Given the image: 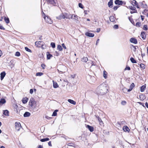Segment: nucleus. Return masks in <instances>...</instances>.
I'll use <instances>...</instances> for the list:
<instances>
[{"label":"nucleus","mask_w":148,"mask_h":148,"mask_svg":"<svg viewBox=\"0 0 148 148\" xmlns=\"http://www.w3.org/2000/svg\"><path fill=\"white\" fill-rule=\"evenodd\" d=\"M108 90V88L106 84L103 83L99 85L97 88L96 92L97 94L103 95L106 94Z\"/></svg>","instance_id":"nucleus-1"},{"label":"nucleus","mask_w":148,"mask_h":148,"mask_svg":"<svg viewBox=\"0 0 148 148\" xmlns=\"http://www.w3.org/2000/svg\"><path fill=\"white\" fill-rule=\"evenodd\" d=\"M31 114L29 112H26L23 114V116L24 117H29L30 115Z\"/></svg>","instance_id":"nucleus-22"},{"label":"nucleus","mask_w":148,"mask_h":148,"mask_svg":"<svg viewBox=\"0 0 148 148\" xmlns=\"http://www.w3.org/2000/svg\"><path fill=\"white\" fill-rule=\"evenodd\" d=\"M52 56V55L50 54L49 52L47 53V59H50Z\"/></svg>","instance_id":"nucleus-24"},{"label":"nucleus","mask_w":148,"mask_h":148,"mask_svg":"<svg viewBox=\"0 0 148 148\" xmlns=\"http://www.w3.org/2000/svg\"><path fill=\"white\" fill-rule=\"evenodd\" d=\"M132 46L134 48V49H133L134 51V52L136 51V47H138V46H134L133 45H132Z\"/></svg>","instance_id":"nucleus-50"},{"label":"nucleus","mask_w":148,"mask_h":148,"mask_svg":"<svg viewBox=\"0 0 148 148\" xmlns=\"http://www.w3.org/2000/svg\"><path fill=\"white\" fill-rule=\"evenodd\" d=\"M123 130L125 132H129L130 130L128 127L127 126H125L123 127Z\"/></svg>","instance_id":"nucleus-16"},{"label":"nucleus","mask_w":148,"mask_h":148,"mask_svg":"<svg viewBox=\"0 0 148 148\" xmlns=\"http://www.w3.org/2000/svg\"><path fill=\"white\" fill-rule=\"evenodd\" d=\"M68 101L70 103L75 105L76 104V102L71 99H68Z\"/></svg>","instance_id":"nucleus-23"},{"label":"nucleus","mask_w":148,"mask_h":148,"mask_svg":"<svg viewBox=\"0 0 148 148\" xmlns=\"http://www.w3.org/2000/svg\"><path fill=\"white\" fill-rule=\"evenodd\" d=\"M87 127L90 132H92L93 131L94 128L92 127L89 125H87Z\"/></svg>","instance_id":"nucleus-19"},{"label":"nucleus","mask_w":148,"mask_h":148,"mask_svg":"<svg viewBox=\"0 0 148 148\" xmlns=\"http://www.w3.org/2000/svg\"><path fill=\"white\" fill-rule=\"evenodd\" d=\"M135 85L134 83H132L130 86V88L127 90L128 92H130L131 91L133 88L134 87Z\"/></svg>","instance_id":"nucleus-13"},{"label":"nucleus","mask_w":148,"mask_h":148,"mask_svg":"<svg viewBox=\"0 0 148 148\" xmlns=\"http://www.w3.org/2000/svg\"><path fill=\"white\" fill-rule=\"evenodd\" d=\"M85 34L86 36L90 37H93L95 35L94 34L90 33L88 32H86L85 33Z\"/></svg>","instance_id":"nucleus-10"},{"label":"nucleus","mask_w":148,"mask_h":148,"mask_svg":"<svg viewBox=\"0 0 148 148\" xmlns=\"http://www.w3.org/2000/svg\"><path fill=\"white\" fill-rule=\"evenodd\" d=\"M64 19L65 18L67 19L73 18V14L71 15V14H68L67 13H64Z\"/></svg>","instance_id":"nucleus-6"},{"label":"nucleus","mask_w":148,"mask_h":148,"mask_svg":"<svg viewBox=\"0 0 148 148\" xmlns=\"http://www.w3.org/2000/svg\"><path fill=\"white\" fill-rule=\"evenodd\" d=\"M99 39H98L97 41H96V45H97V44L98 43H99Z\"/></svg>","instance_id":"nucleus-62"},{"label":"nucleus","mask_w":148,"mask_h":148,"mask_svg":"<svg viewBox=\"0 0 148 148\" xmlns=\"http://www.w3.org/2000/svg\"><path fill=\"white\" fill-rule=\"evenodd\" d=\"M127 90H128L127 89V88H123L122 89V91L124 93H125L127 91Z\"/></svg>","instance_id":"nucleus-49"},{"label":"nucleus","mask_w":148,"mask_h":148,"mask_svg":"<svg viewBox=\"0 0 148 148\" xmlns=\"http://www.w3.org/2000/svg\"><path fill=\"white\" fill-rule=\"evenodd\" d=\"M51 46L53 48H54L56 47L55 44L54 42H51Z\"/></svg>","instance_id":"nucleus-42"},{"label":"nucleus","mask_w":148,"mask_h":148,"mask_svg":"<svg viewBox=\"0 0 148 148\" xmlns=\"http://www.w3.org/2000/svg\"><path fill=\"white\" fill-rule=\"evenodd\" d=\"M48 3L54 6L56 5V0H47Z\"/></svg>","instance_id":"nucleus-7"},{"label":"nucleus","mask_w":148,"mask_h":148,"mask_svg":"<svg viewBox=\"0 0 148 148\" xmlns=\"http://www.w3.org/2000/svg\"><path fill=\"white\" fill-rule=\"evenodd\" d=\"M118 7H119L117 6H115L113 8V9L114 10H116L117 9Z\"/></svg>","instance_id":"nucleus-54"},{"label":"nucleus","mask_w":148,"mask_h":148,"mask_svg":"<svg viewBox=\"0 0 148 148\" xmlns=\"http://www.w3.org/2000/svg\"><path fill=\"white\" fill-rule=\"evenodd\" d=\"M25 49L27 51H28V52H30V53L32 52L31 50L29 49L27 47H25Z\"/></svg>","instance_id":"nucleus-40"},{"label":"nucleus","mask_w":148,"mask_h":148,"mask_svg":"<svg viewBox=\"0 0 148 148\" xmlns=\"http://www.w3.org/2000/svg\"><path fill=\"white\" fill-rule=\"evenodd\" d=\"M143 29L145 31H147L148 29V26L147 25H144L143 27Z\"/></svg>","instance_id":"nucleus-36"},{"label":"nucleus","mask_w":148,"mask_h":148,"mask_svg":"<svg viewBox=\"0 0 148 148\" xmlns=\"http://www.w3.org/2000/svg\"><path fill=\"white\" fill-rule=\"evenodd\" d=\"M56 18L57 19L59 20H61L62 19H64V13L61 14L59 16L56 17Z\"/></svg>","instance_id":"nucleus-14"},{"label":"nucleus","mask_w":148,"mask_h":148,"mask_svg":"<svg viewBox=\"0 0 148 148\" xmlns=\"http://www.w3.org/2000/svg\"><path fill=\"white\" fill-rule=\"evenodd\" d=\"M136 26L138 27H140L141 26V23L140 22H137L136 23Z\"/></svg>","instance_id":"nucleus-39"},{"label":"nucleus","mask_w":148,"mask_h":148,"mask_svg":"<svg viewBox=\"0 0 148 148\" xmlns=\"http://www.w3.org/2000/svg\"><path fill=\"white\" fill-rule=\"evenodd\" d=\"M130 42L135 44L137 43V40L134 38H131L130 39Z\"/></svg>","instance_id":"nucleus-9"},{"label":"nucleus","mask_w":148,"mask_h":148,"mask_svg":"<svg viewBox=\"0 0 148 148\" xmlns=\"http://www.w3.org/2000/svg\"><path fill=\"white\" fill-rule=\"evenodd\" d=\"M48 145H49V146H52V145H51V141H49V142L48 143Z\"/></svg>","instance_id":"nucleus-61"},{"label":"nucleus","mask_w":148,"mask_h":148,"mask_svg":"<svg viewBox=\"0 0 148 148\" xmlns=\"http://www.w3.org/2000/svg\"><path fill=\"white\" fill-rule=\"evenodd\" d=\"M74 145V144L73 143H69L67 144L68 146H73Z\"/></svg>","instance_id":"nucleus-43"},{"label":"nucleus","mask_w":148,"mask_h":148,"mask_svg":"<svg viewBox=\"0 0 148 148\" xmlns=\"http://www.w3.org/2000/svg\"><path fill=\"white\" fill-rule=\"evenodd\" d=\"M88 12H89V11H88L87 10H84V14H87Z\"/></svg>","instance_id":"nucleus-63"},{"label":"nucleus","mask_w":148,"mask_h":148,"mask_svg":"<svg viewBox=\"0 0 148 148\" xmlns=\"http://www.w3.org/2000/svg\"><path fill=\"white\" fill-rule=\"evenodd\" d=\"M139 97L140 99H141V100H143L145 99V97L143 95H139Z\"/></svg>","instance_id":"nucleus-37"},{"label":"nucleus","mask_w":148,"mask_h":148,"mask_svg":"<svg viewBox=\"0 0 148 148\" xmlns=\"http://www.w3.org/2000/svg\"><path fill=\"white\" fill-rule=\"evenodd\" d=\"M118 28L119 26L118 25H115L113 27V28L114 29H117Z\"/></svg>","instance_id":"nucleus-47"},{"label":"nucleus","mask_w":148,"mask_h":148,"mask_svg":"<svg viewBox=\"0 0 148 148\" xmlns=\"http://www.w3.org/2000/svg\"><path fill=\"white\" fill-rule=\"evenodd\" d=\"M44 19L45 21L47 23L51 24L52 23L53 21L48 16L44 17Z\"/></svg>","instance_id":"nucleus-3"},{"label":"nucleus","mask_w":148,"mask_h":148,"mask_svg":"<svg viewBox=\"0 0 148 148\" xmlns=\"http://www.w3.org/2000/svg\"><path fill=\"white\" fill-rule=\"evenodd\" d=\"M62 46L64 48V49H66V46H65V45L64 43L62 44Z\"/></svg>","instance_id":"nucleus-56"},{"label":"nucleus","mask_w":148,"mask_h":148,"mask_svg":"<svg viewBox=\"0 0 148 148\" xmlns=\"http://www.w3.org/2000/svg\"><path fill=\"white\" fill-rule=\"evenodd\" d=\"M130 70V68L129 66L126 67L125 69V70Z\"/></svg>","instance_id":"nucleus-53"},{"label":"nucleus","mask_w":148,"mask_h":148,"mask_svg":"<svg viewBox=\"0 0 148 148\" xmlns=\"http://www.w3.org/2000/svg\"><path fill=\"white\" fill-rule=\"evenodd\" d=\"M110 20L111 22H114L115 20V18L113 16H110Z\"/></svg>","instance_id":"nucleus-25"},{"label":"nucleus","mask_w":148,"mask_h":148,"mask_svg":"<svg viewBox=\"0 0 148 148\" xmlns=\"http://www.w3.org/2000/svg\"><path fill=\"white\" fill-rule=\"evenodd\" d=\"M140 66L141 68L143 69H144L145 68V65L143 64H140Z\"/></svg>","instance_id":"nucleus-46"},{"label":"nucleus","mask_w":148,"mask_h":148,"mask_svg":"<svg viewBox=\"0 0 148 148\" xmlns=\"http://www.w3.org/2000/svg\"><path fill=\"white\" fill-rule=\"evenodd\" d=\"M96 117L97 118V119L98 120V121H99V123H100V124L101 125H102L103 124V122L102 121L101 119V118H100L99 116H96Z\"/></svg>","instance_id":"nucleus-18"},{"label":"nucleus","mask_w":148,"mask_h":148,"mask_svg":"<svg viewBox=\"0 0 148 148\" xmlns=\"http://www.w3.org/2000/svg\"><path fill=\"white\" fill-rule=\"evenodd\" d=\"M36 104V102L33 98H31L29 101V106L32 108L34 105Z\"/></svg>","instance_id":"nucleus-2"},{"label":"nucleus","mask_w":148,"mask_h":148,"mask_svg":"<svg viewBox=\"0 0 148 148\" xmlns=\"http://www.w3.org/2000/svg\"><path fill=\"white\" fill-rule=\"evenodd\" d=\"M73 16L74 17V19L77 21H78L79 20V18L76 15L73 14Z\"/></svg>","instance_id":"nucleus-38"},{"label":"nucleus","mask_w":148,"mask_h":148,"mask_svg":"<svg viewBox=\"0 0 148 148\" xmlns=\"http://www.w3.org/2000/svg\"><path fill=\"white\" fill-rule=\"evenodd\" d=\"M43 74V73L42 72H38L36 73L37 76H41Z\"/></svg>","instance_id":"nucleus-41"},{"label":"nucleus","mask_w":148,"mask_h":148,"mask_svg":"<svg viewBox=\"0 0 148 148\" xmlns=\"http://www.w3.org/2000/svg\"><path fill=\"white\" fill-rule=\"evenodd\" d=\"M43 42L42 41H36L35 42V45L37 47H42L43 46Z\"/></svg>","instance_id":"nucleus-4"},{"label":"nucleus","mask_w":148,"mask_h":148,"mask_svg":"<svg viewBox=\"0 0 148 148\" xmlns=\"http://www.w3.org/2000/svg\"><path fill=\"white\" fill-rule=\"evenodd\" d=\"M114 3L115 4L119 5H122L123 3V2L122 1L119 0H116Z\"/></svg>","instance_id":"nucleus-11"},{"label":"nucleus","mask_w":148,"mask_h":148,"mask_svg":"<svg viewBox=\"0 0 148 148\" xmlns=\"http://www.w3.org/2000/svg\"><path fill=\"white\" fill-rule=\"evenodd\" d=\"M88 60L87 57H84L82 59V61L84 62H86Z\"/></svg>","instance_id":"nucleus-30"},{"label":"nucleus","mask_w":148,"mask_h":148,"mask_svg":"<svg viewBox=\"0 0 148 148\" xmlns=\"http://www.w3.org/2000/svg\"><path fill=\"white\" fill-rule=\"evenodd\" d=\"M132 3H133L134 4H135V5H137V4H138V3L135 0H134L133 1Z\"/></svg>","instance_id":"nucleus-51"},{"label":"nucleus","mask_w":148,"mask_h":148,"mask_svg":"<svg viewBox=\"0 0 148 148\" xmlns=\"http://www.w3.org/2000/svg\"><path fill=\"white\" fill-rule=\"evenodd\" d=\"M78 6H79V7L82 9H83L84 8V7H83V5L81 3H79Z\"/></svg>","instance_id":"nucleus-45"},{"label":"nucleus","mask_w":148,"mask_h":148,"mask_svg":"<svg viewBox=\"0 0 148 148\" xmlns=\"http://www.w3.org/2000/svg\"><path fill=\"white\" fill-rule=\"evenodd\" d=\"M28 98L27 97H25V98H23L22 100V103L24 104H25L28 101Z\"/></svg>","instance_id":"nucleus-17"},{"label":"nucleus","mask_w":148,"mask_h":148,"mask_svg":"<svg viewBox=\"0 0 148 148\" xmlns=\"http://www.w3.org/2000/svg\"><path fill=\"white\" fill-rule=\"evenodd\" d=\"M61 137L64 138L66 140L68 141H69V139H70L71 138H69V137H68L67 136H66L64 135L62 136H61Z\"/></svg>","instance_id":"nucleus-34"},{"label":"nucleus","mask_w":148,"mask_h":148,"mask_svg":"<svg viewBox=\"0 0 148 148\" xmlns=\"http://www.w3.org/2000/svg\"><path fill=\"white\" fill-rule=\"evenodd\" d=\"M130 60L131 62L133 63H137L136 61L132 57L130 58Z\"/></svg>","instance_id":"nucleus-28"},{"label":"nucleus","mask_w":148,"mask_h":148,"mask_svg":"<svg viewBox=\"0 0 148 148\" xmlns=\"http://www.w3.org/2000/svg\"><path fill=\"white\" fill-rule=\"evenodd\" d=\"M107 72L105 71H103V77L105 79L107 77Z\"/></svg>","instance_id":"nucleus-33"},{"label":"nucleus","mask_w":148,"mask_h":148,"mask_svg":"<svg viewBox=\"0 0 148 148\" xmlns=\"http://www.w3.org/2000/svg\"><path fill=\"white\" fill-rule=\"evenodd\" d=\"M146 88V86L145 85H143L141 86L140 88V91L141 92H143L145 90Z\"/></svg>","instance_id":"nucleus-27"},{"label":"nucleus","mask_w":148,"mask_h":148,"mask_svg":"<svg viewBox=\"0 0 148 148\" xmlns=\"http://www.w3.org/2000/svg\"><path fill=\"white\" fill-rule=\"evenodd\" d=\"M53 86L54 88H57L58 87V85L56 82H55L53 80Z\"/></svg>","instance_id":"nucleus-21"},{"label":"nucleus","mask_w":148,"mask_h":148,"mask_svg":"<svg viewBox=\"0 0 148 148\" xmlns=\"http://www.w3.org/2000/svg\"><path fill=\"white\" fill-rule=\"evenodd\" d=\"M41 66L42 67V69H45V65L43 64H41Z\"/></svg>","instance_id":"nucleus-57"},{"label":"nucleus","mask_w":148,"mask_h":148,"mask_svg":"<svg viewBox=\"0 0 148 148\" xmlns=\"http://www.w3.org/2000/svg\"><path fill=\"white\" fill-rule=\"evenodd\" d=\"M6 75V73L5 71H3L1 73L0 78L1 80H2Z\"/></svg>","instance_id":"nucleus-12"},{"label":"nucleus","mask_w":148,"mask_h":148,"mask_svg":"<svg viewBox=\"0 0 148 148\" xmlns=\"http://www.w3.org/2000/svg\"><path fill=\"white\" fill-rule=\"evenodd\" d=\"M100 31V28H97V29L96 32L97 33L99 32Z\"/></svg>","instance_id":"nucleus-60"},{"label":"nucleus","mask_w":148,"mask_h":148,"mask_svg":"<svg viewBox=\"0 0 148 148\" xmlns=\"http://www.w3.org/2000/svg\"><path fill=\"white\" fill-rule=\"evenodd\" d=\"M20 55V53L18 51H17L16 52L15 56H19Z\"/></svg>","instance_id":"nucleus-44"},{"label":"nucleus","mask_w":148,"mask_h":148,"mask_svg":"<svg viewBox=\"0 0 148 148\" xmlns=\"http://www.w3.org/2000/svg\"><path fill=\"white\" fill-rule=\"evenodd\" d=\"M49 140L48 138H46L41 139L40 141L41 142H44L46 141H48Z\"/></svg>","instance_id":"nucleus-29"},{"label":"nucleus","mask_w":148,"mask_h":148,"mask_svg":"<svg viewBox=\"0 0 148 148\" xmlns=\"http://www.w3.org/2000/svg\"><path fill=\"white\" fill-rule=\"evenodd\" d=\"M15 124L16 130L17 131H19L20 128L21 127L20 123L19 122H16Z\"/></svg>","instance_id":"nucleus-5"},{"label":"nucleus","mask_w":148,"mask_h":148,"mask_svg":"<svg viewBox=\"0 0 148 148\" xmlns=\"http://www.w3.org/2000/svg\"><path fill=\"white\" fill-rule=\"evenodd\" d=\"M113 0H110V1L108 3V7L110 8H112V7L113 5Z\"/></svg>","instance_id":"nucleus-15"},{"label":"nucleus","mask_w":148,"mask_h":148,"mask_svg":"<svg viewBox=\"0 0 148 148\" xmlns=\"http://www.w3.org/2000/svg\"><path fill=\"white\" fill-rule=\"evenodd\" d=\"M129 19L130 21L133 24L132 21L134 23L132 19V18H130V17H129Z\"/></svg>","instance_id":"nucleus-58"},{"label":"nucleus","mask_w":148,"mask_h":148,"mask_svg":"<svg viewBox=\"0 0 148 148\" xmlns=\"http://www.w3.org/2000/svg\"><path fill=\"white\" fill-rule=\"evenodd\" d=\"M57 49L59 51H61L63 49L61 46L60 45H58L57 47Z\"/></svg>","instance_id":"nucleus-26"},{"label":"nucleus","mask_w":148,"mask_h":148,"mask_svg":"<svg viewBox=\"0 0 148 148\" xmlns=\"http://www.w3.org/2000/svg\"><path fill=\"white\" fill-rule=\"evenodd\" d=\"M4 20L7 24H8L10 22L9 19L8 17H5Z\"/></svg>","instance_id":"nucleus-31"},{"label":"nucleus","mask_w":148,"mask_h":148,"mask_svg":"<svg viewBox=\"0 0 148 148\" xmlns=\"http://www.w3.org/2000/svg\"><path fill=\"white\" fill-rule=\"evenodd\" d=\"M6 102V101L4 99H1L0 101V103L3 104Z\"/></svg>","instance_id":"nucleus-32"},{"label":"nucleus","mask_w":148,"mask_h":148,"mask_svg":"<svg viewBox=\"0 0 148 148\" xmlns=\"http://www.w3.org/2000/svg\"><path fill=\"white\" fill-rule=\"evenodd\" d=\"M140 36L143 40H145L146 38L145 32H141Z\"/></svg>","instance_id":"nucleus-8"},{"label":"nucleus","mask_w":148,"mask_h":148,"mask_svg":"<svg viewBox=\"0 0 148 148\" xmlns=\"http://www.w3.org/2000/svg\"><path fill=\"white\" fill-rule=\"evenodd\" d=\"M121 103L122 105H125L126 104V102L125 101H122Z\"/></svg>","instance_id":"nucleus-52"},{"label":"nucleus","mask_w":148,"mask_h":148,"mask_svg":"<svg viewBox=\"0 0 148 148\" xmlns=\"http://www.w3.org/2000/svg\"><path fill=\"white\" fill-rule=\"evenodd\" d=\"M0 29H2V30H5V28H4L3 27V26L2 25H1L0 24Z\"/></svg>","instance_id":"nucleus-55"},{"label":"nucleus","mask_w":148,"mask_h":148,"mask_svg":"<svg viewBox=\"0 0 148 148\" xmlns=\"http://www.w3.org/2000/svg\"><path fill=\"white\" fill-rule=\"evenodd\" d=\"M145 106H146L147 108H148V103L147 102L145 103Z\"/></svg>","instance_id":"nucleus-64"},{"label":"nucleus","mask_w":148,"mask_h":148,"mask_svg":"<svg viewBox=\"0 0 148 148\" xmlns=\"http://www.w3.org/2000/svg\"><path fill=\"white\" fill-rule=\"evenodd\" d=\"M33 92V89H31L30 90L29 92L31 94H32Z\"/></svg>","instance_id":"nucleus-59"},{"label":"nucleus","mask_w":148,"mask_h":148,"mask_svg":"<svg viewBox=\"0 0 148 148\" xmlns=\"http://www.w3.org/2000/svg\"><path fill=\"white\" fill-rule=\"evenodd\" d=\"M129 8L130 10H135L136 9L135 8H133L132 6H129Z\"/></svg>","instance_id":"nucleus-48"},{"label":"nucleus","mask_w":148,"mask_h":148,"mask_svg":"<svg viewBox=\"0 0 148 148\" xmlns=\"http://www.w3.org/2000/svg\"><path fill=\"white\" fill-rule=\"evenodd\" d=\"M58 111L57 110H55L53 112V113L52 115V116H56L57 115V112Z\"/></svg>","instance_id":"nucleus-35"},{"label":"nucleus","mask_w":148,"mask_h":148,"mask_svg":"<svg viewBox=\"0 0 148 148\" xmlns=\"http://www.w3.org/2000/svg\"><path fill=\"white\" fill-rule=\"evenodd\" d=\"M3 114L6 116H9V112L7 110H3Z\"/></svg>","instance_id":"nucleus-20"}]
</instances>
